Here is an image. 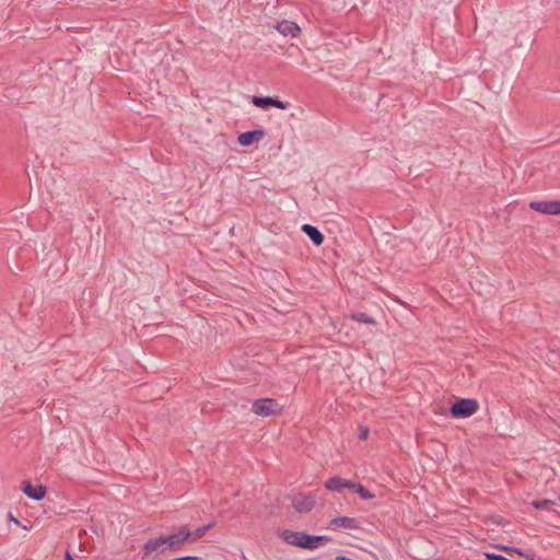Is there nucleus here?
<instances>
[{
	"instance_id": "nucleus-1",
	"label": "nucleus",
	"mask_w": 560,
	"mask_h": 560,
	"mask_svg": "<svg viewBox=\"0 0 560 560\" xmlns=\"http://www.w3.org/2000/svg\"><path fill=\"white\" fill-rule=\"evenodd\" d=\"M283 540L292 546L301 547L308 550L317 549L326 545L331 539L328 536L308 535L302 532L285 530L283 533Z\"/></svg>"
},
{
	"instance_id": "nucleus-2",
	"label": "nucleus",
	"mask_w": 560,
	"mask_h": 560,
	"mask_svg": "<svg viewBox=\"0 0 560 560\" xmlns=\"http://www.w3.org/2000/svg\"><path fill=\"white\" fill-rule=\"evenodd\" d=\"M143 558L156 559L160 555L168 551V544L165 535L148 539L142 547Z\"/></svg>"
},
{
	"instance_id": "nucleus-3",
	"label": "nucleus",
	"mask_w": 560,
	"mask_h": 560,
	"mask_svg": "<svg viewBox=\"0 0 560 560\" xmlns=\"http://www.w3.org/2000/svg\"><path fill=\"white\" fill-rule=\"evenodd\" d=\"M479 404L476 399H459L451 406L450 412L455 418H467L477 412Z\"/></svg>"
},
{
	"instance_id": "nucleus-4",
	"label": "nucleus",
	"mask_w": 560,
	"mask_h": 560,
	"mask_svg": "<svg viewBox=\"0 0 560 560\" xmlns=\"http://www.w3.org/2000/svg\"><path fill=\"white\" fill-rule=\"evenodd\" d=\"M165 537L170 552L180 551L186 544H191L189 540L190 529L187 526H182L177 532L165 535Z\"/></svg>"
},
{
	"instance_id": "nucleus-5",
	"label": "nucleus",
	"mask_w": 560,
	"mask_h": 560,
	"mask_svg": "<svg viewBox=\"0 0 560 560\" xmlns=\"http://www.w3.org/2000/svg\"><path fill=\"white\" fill-rule=\"evenodd\" d=\"M279 410V404L277 402V400L271 398L257 399L253 404L254 413L261 417H269L276 415L278 413Z\"/></svg>"
},
{
	"instance_id": "nucleus-6",
	"label": "nucleus",
	"mask_w": 560,
	"mask_h": 560,
	"mask_svg": "<svg viewBox=\"0 0 560 560\" xmlns=\"http://www.w3.org/2000/svg\"><path fill=\"white\" fill-rule=\"evenodd\" d=\"M316 503V494L314 493H300L293 497L292 505L299 513L310 512Z\"/></svg>"
},
{
	"instance_id": "nucleus-7",
	"label": "nucleus",
	"mask_w": 560,
	"mask_h": 560,
	"mask_svg": "<svg viewBox=\"0 0 560 560\" xmlns=\"http://www.w3.org/2000/svg\"><path fill=\"white\" fill-rule=\"evenodd\" d=\"M529 208L545 214H560V200L532 201Z\"/></svg>"
},
{
	"instance_id": "nucleus-8",
	"label": "nucleus",
	"mask_w": 560,
	"mask_h": 560,
	"mask_svg": "<svg viewBox=\"0 0 560 560\" xmlns=\"http://www.w3.org/2000/svg\"><path fill=\"white\" fill-rule=\"evenodd\" d=\"M252 103L260 108L267 109L270 106L277 107L279 109H287L289 104L284 103L278 98H273L270 96H253Z\"/></svg>"
},
{
	"instance_id": "nucleus-9",
	"label": "nucleus",
	"mask_w": 560,
	"mask_h": 560,
	"mask_svg": "<svg viewBox=\"0 0 560 560\" xmlns=\"http://www.w3.org/2000/svg\"><path fill=\"white\" fill-rule=\"evenodd\" d=\"M264 137H265V131L262 129H255V130L242 132L238 136L237 141L241 145L248 147L254 142H258Z\"/></svg>"
},
{
	"instance_id": "nucleus-10",
	"label": "nucleus",
	"mask_w": 560,
	"mask_h": 560,
	"mask_svg": "<svg viewBox=\"0 0 560 560\" xmlns=\"http://www.w3.org/2000/svg\"><path fill=\"white\" fill-rule=\"evenodd\" d=\"M275 28L283 36L296 37L300 33V26L292 21L282 20L275 25Z\"/></svg>"
},
{
	"instance_id": "nucleus-11",
	"label": "nucleus",
	"mask_w": 560,
	"mask_h": 560,
	"mask_svg": "<svg viewBox=\"0 0 560 560\" xmlns=\"http://www.w3.org/2000/svg\"><path fill=\"white\" fill-rule=\"evenodd\" d=\"M23 492L31 499L39 501L46 494V487L33 486L30 481H24L22 486Z\"/></svg>"
},
{
	"instance_id": "nucleus-12",
	"label": "nucleus",
	"mask_w": 560,
	"mask_h": 560,
	"mask_svg": "<svg viewBox=\"0 0 560 560\" xmlns=\"http://www.w3.org/2000/svg\"><path fill=\"white\" fill-rule=\"evenodd\" d=\"M330 528H347V529H357L359 528V522L354 517L348 516H339L335 517L330 521Z\"/></svg>"
},
{
	"instance_id": "nucleus-13",
	"label": "nucleus",
	"mask_w": 560,
	"mask_h": 560,
	"mask_svg": "<svg viewBox=\"0 0 560 560\" xmlns=\"http://www.w3.org/2000/svg\"><path fill=\"white\" fill-rule=\"evenodd\" d=\"M353 487V481L347 480L340 477L329 478L325 482V488L330 491L341 492L343 489H350Z\"/></svg>"
},
{
	"instance_id": "nucleus-14",
	"label": "nucleus",
	"mask_w": 560,
	"mask_h": 560,
	"mask_svg": "<svg viewBox=\"0 0 560 560\" xmlns=\"http://www.w3.org/2000/svg\"><path fill=\"white\" fill-rule=\"evenodd\" d=\"M301 230L316 246H319L324 243V235L316 226L306 223L302 225Z\"/></svg>"
},
{
	"instance_id": "nucleus-15",
	"label": "nucleus",
	"mask_w": 560,
	"mask_h": 560,
	"mask_svg": "<svg viewBox=\"0 0 560 560\" xmlns=\"http://www.w3.org/2000/svg\"><path fill=\"white\" fill-rule=\"evenodd\" d=\"M350 489L355 491L360 495V498L363 500H371L375 497L372 492H370L361 483H358L354 481H353V487H351Z\"/></svg>"
},
{
	"instance_id": "nucleus-16",
	"label": "nucleus",
	"mask_w": 560,
	"mask_h": 560,
	"mask_svg": "<svg viewBox=\"0 0 560 560\" xmlns=\"http://www.w3.org/2000/svg\"><path fill=\"white\" fill-rule=\"evenodd\" d=\"M350 318L362 324L376 325V320L365 313H352Z\"/></svg>"
},
{
	"instance_id": "nucleus-17",
	"label": "nucleus",
	"mask_w": 560,
	"mask_h": 560,
	"mask_svg": "<svg viewBox=\"0 0 560 560\" xmlns=\"http://www.w3.org/2000/svg\"><path fill=\"white\" fill-rule=\"evenodd\" d=\"M212 527V524L198 527L196 530H190V542H196L198 539H200L210 528Z\"/></svg>"
},
{
	"instance_id": "nucleus-18",
	"label": "nucleus",
	"mask_w": 560,
	"mask_h": 560,
	"mask_svg": "<svg viewBox=\"0 0 560 560\" xmlns=\"http://www.w3.org/2000/svg\"><path fill=\"white\" fill-rule=\"evenodd\" d=\"M555 504L553 501L548 499L534 500L532 505L537 510H549Z\"/></svg>"
},
{
	"instance_id": "nucleus-19",
	"label": "nucleus",
	"mask_w": 560,
	"mask_h": 560,
	"mask_svg": "<svg viewBox=\"0 0 560 560\" xmlns=\"http://www.w3.org/2000/svg\"><path fill=\"white\" fill-rule=\"evenodd\" d=\"M369 436V429L368 428H361L359 439L360 440H366Z\"/></svg>"
},
{
	"instance_id": "nucleus-20",
	"label": "nucleus",
	"mask_w": 560,
	"mask_h": 560,
	"mask_svg": "<svg viewBox=\"0 0 560 560\" xmlns=\"http://www.w3.org/2000/svg\"><path fill=\"white\" fill-rule=\"evenodd\" d=\"M172 560H201V559L197 556H183V557L174 558Z\"/></svg>"
},
{
	"instance_id": "nucleus-21",
	"label": "nucleus",
	"mask_w": 560,
	"mask_h": 560,
	"mask_svg": "<svg viewBox=\"0 0 560 560\" xmlns=\"http://www.w3.org/2000/svg\"><path fill=\"white\" fill-rule=\"evenodd\" d=\"M502 549H503L504 551H514V552H516V553H517V555H520V556H523V555H524L520 549H512V548H510V547H502Z\"/></svg>"
},
{
	"instance_id": "nucleus-22",
	"label": "nucleus",
	"mask_w": 560,
	"mask_h": 560,
	"mask_svg": "<svg viewBox=\"0 0 560 560\" xmlns=\"http://www.w3.org/2000/svg\"><path fill=\"white\" fill-rule=\"evenodd\" d=\"M65 560H74V558L70 552H66Z\"/></svg>"
},
{
	"instance_id": "nucleus-23",
	"label": "nucleus",
	"mask_w": 560,
	"mask_h": 560,
	"mask_svg": "<svg viewBox=\"0 0 560 560\" xmlns=\"http://www.w3.org/2000/svg\"><path fill=\"white\" fill-rule=\"evenodd\" d=\"M336 560H352V559H350L346 556H338V557H336Z\"/></svg>"
},
{
	"instance_id": "nucleus-24",
	"label": "nucleus",
	"mask_w": 560,
	"mask_h": 560,
	"mask_svg": "<svg viewBox=\"0 0 560 560\" xmlns=\"http://www.w3.org/2000/svg\"><path fill=\"white\" fill-rule=\"evenodd\" d=\"M9 518L11 521L15 522L16 524H19V521L16 518H14V516L11 513H9Z\"/></svg>"
}]
</instances>
